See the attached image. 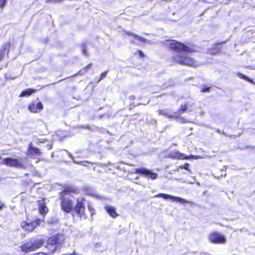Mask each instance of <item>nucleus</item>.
I'll use <instances>...</instances> for the list:
<instances>
[{
	"label": "nucleus",
	"mask_w": 255,
	"mask_h": 255,
	"mask_svg": "<svg viewBox=\"0 0 255 255\" xmlns=\"http://www.w3.org/2000/svg\"><path fill=\"white\" fill-rule=\"evenodd\" d=\"M134 173L140 176L146 177L148 179H155L157 177V174L153 173L144 167L137 168L134 169Z\"/></svg>",
	"instance_id": "6e6552de"
},
{
	"label": "nucleus",
	"mask_w": 255,
	"mask_h": 255,
	"mask_svg": "<svg viewBox=\"0 0 255 255\" xmlns=\"http://www.w3.org/2000/svg\"><path fill=\"white\" fill-rule=\"evenodd\" d=\"M69 255H77L75 252H73L72 253L70 254H69Z\"/></svg>",
	"instance_id": "f704fd0d"
},
{
	"label": "nucleus",
	"mask_w": 255,
	"mask_h": 255,
	"mask_svg": "<svg viewBox=\"0 0 255 255\" xmlns=\"http://www.w3.org/2000/svg\"><path fill=\"white\" fill-rule=\"evenodd\" d=\"M238 76L239 78H241V79H245L248 81H249V82L250 83H253V80L251 79L250 78H249V77H248L246 75H244L241 73H238Z\"/></svg>",
	"instance_id": "6ab92c4d"
},
{
	"label": "nucleus",
	"mask_w": 255,
	"mask_h": 255,
	"mask_svg": "<svg viewBox=\"0 0 255 255\" xmlns=\"http://www.w3.org/2000/svg\"><path fill=\"white\" fill-rule=\"evenodd\" d=\"M51 148H52V145L51 144L49 145V149H51Z\"/></svg>",
	"instance_id": "e433bc0d"
},
{
	"label": "nucleus",
	"mask_w": 255,
	"mask_h": 255,
	"mask_svg": "<svg viewBox=\"0 0 255 255\" xmlns=\"http://www.w3.org/2000/svg\"><path fill=\"white\" fill-rule=\"evenodd\" d=\"M36 90L32 88H27L24 90H23L20 93L19 95V97H29L32 95L33 93H35Z\"/></svg>",
	"instance_id": "2eb2a0df"
},
{
	"label": "nucleus",
	"mask_w": 255,
	"mask_h": 255,
	"mask_svg": "<svg viewBox=\"0 0 255 255\" xmlns=\"http://www.w3.org/2000/svg\"><path fill=\"white\" fill-rule=\"evenodd\" d=\"M137 53L140 58H143L145 57L144 53L141 50H138Z\"/></svg>",
	"instance_id": "b1692460"
},
{
	"label": "nucleus",
	"mask_w": 255,
	"mask_h": 255,
	"mask_svg": "<svg viewBox=\"0 0 255 255\" xmlns=\"http://www.w3.org/2000/svg\"><path fill=\"white\" fill-rule=\"evenodd\" d=\"M221 49V44H217L213 46V47L209 49V52L211 54H216L219 53Z\"/></svg>",
	"instance_id": "dca6fc26"
},
{
	"label": "nucleus",
	"mask_w": 255,
	"mask_h": 255,
	"mask_svg": "<svg viewBox=\"0 0 255 255\" xmlns=\"http://www.w3.org/2000/svg\"><path fill=\"white\" fill-rule=\"evenodd\" d=\"M8 0H0V8L2 9L6 6Z\"/></svg>",
	"instance_id": "4be33fe9"
},
{
	"label": "nucleus",
	"mask_w": 255,
	"mask_h": 255,
	"mask_svg": "<svg viewBox=\"0 0 255 255\" xmlns=\"http://www.w3.org/2000/svg\"><path fill=\"white\" fill-rule=\"evenodd\" d=\"M40 160V159H38L37 160V161H36V162H37L39 161Z\"/></svg>",
	"instance_id": "4c0bfd02"
},
{
	"label": "nucleus",
	"mask_w": 255,
	"mask_h": 255,
	"mask_svg": "<svg viewBox=\"0 0 255 255\" xmlns=\"http://www.w3.org/2000/svg\"><path fill=\"white\" fill-rule=\"evenodd\" d=\"M187 109V105L184 104L183 105H181L180 109H179L178 112L179 114H182L186 111Z\"/></svg>",
	"instance_id": "aec40b11"
},
{
	"label": "nucleus",
	"mask_w": 255,
	"mask_h": 255,
	"mask_svg": "<svg viewBox=\"0 0 255 255\" xmlns=\"http://www.w3.org/2000/svg\"><path fill=\"white\" fill-rule=\"evenodd\" d=\"M209 90H210V88L209 87H207V88H203L202 90H201V92H209Z\"/></svg>",
	"instance_id": "c756f323"
},
{
	"label": "nucleus",
	"mask_w": 255,
	"mask_h": 255,
	"mask_svg": "<svg viewBox=\"0 0 255 255\" xmlns=\"http://www.w3.org/2000/svg\"><path fill=\"white\" fill-rule=\"evenodd\" d=\"M223 175H224V176H225V174H224V175H223V174H222L221 175V176L222 177V176H223Z\"/></svg>",
	"instance_id": "58836bf2"
},
{
	"label": "nucleus",
	"mask_w": 255,
	"mask_h": 255,
	"mask_svg": "<svg viewBox=\"0 0 255 255\" xmlns=\"http://www.w3.org/2000/svg\"><path fill=\"white\" fill-rule=\"evenodd\" d=\"M65 240V236L62 233H58L51 235L47 239L46 247L49 249L50 247H54L51 251V253L53 254L59 248L62 246Z\"/></svg>",
	"instance_id": "20e7f679"
},
{
	"label": "nucleus",
	"mask_w": 255,
	"mask_h": 255,
	"mask_svg": "<svg viewBox=\"0 0 255 255\" xmlns=\"http://www.w3.org/2000/svg\"><path fill=\"white\" fill-rule=\"evenodd\" d=\"M38 255H48L47 253H43V252H39Z\"/></svg>",
	"instance_id": "72a5a7b5"
},
{
	"label": "nucleus",
	"mask_w": 255,
	"mask_h": 255,
	"mask_svg": "<svg viewBox=\"0 0 255 255\" xmlns=\"http://www.w3.org/2000/svg\"><path fill=\"white\" fill-rule=\"evenodd\" d=\"M208 238L210 242L214 244H223L226 242L225 236L217 232L210 233Z\"/></svg>",
	"instance_id": "0eeeda50"
},
{
	"label": "nucleus",
	"mask_w": 255,
	"mask_h": 255,
	"mask_svg": "<svg viewBox=\"0 0 255 255\" xmlns=\"http://www.w3.org/2000/svg\"><path fill=\"white\" fill-rule=\"evenodd\" d=\"M38 254H39V252H38V253H36L33 254H32V255H38Z\"/></svg>",
	"instance_id": "c9c22d12"
},
{
	"label": "nucleus",
	"mask_w": 255,
	"mask_h": 255,
	"mask_svg": "<svg viewBox=\"0 0 255 255\" xmlns=\"http://www.w3.org/2000/svg\"><path fill=\"white\" fill-rule=\"evenodd\" d=\"M44 244V240L36 238H31L28 241L23 243L20 246V249L22 253L25 254L33 252L40 247Z\"/></svg>",
	"instance_id": "7ed1b4c3"
},
{
	"label": "nucleus",
	"mask_w": 255,
	"mask_h": 255,
	"mask_svg": "<svg viewBox=\"0 0 255 255\" xmlns=\"http://www.w3.org/2000/svg\"><path fill=\"white\" fill-rule=\"evenodd\" d=\"M63 0H47V1H52V2H60L62 1Z\"/></svg>",
	"instance_id": "2f4dec72"
},
{
	"label": "nucleus",
	"mask_w": 255,
	"mask_h": 255,
	"mask_svg": "<svg viewBox=\"0 0 255 255\" xmlns=\"http://www.w3.org/2000/svg\"><path fill=\"white\" fill-rule=\"evenodd\" d=\"M134 38L136 39L138 41H141L143 42H147V40L145 38L139 36L137 35L134 36Z\"/></svg>",
	"instance_id": "412c9836"
},
{
	"label": "nucleus",
	"mask_w": 255,
	"mask_h": 255,
	"mask_svg": "<svg viewBox=\"0 0 255 255\" xmlns=\"http://www.w3.org/2000/svg\"><path fill=\"white\" fill-rule=\"evenodd\" d=\"M1 163L6 166L24 168L25 166L20 160L16 158L6 157L2 159Z\"/></svg>",
	"instance_id": "39448f33"
},
{
	"label": "nucleus",
	"mask_w": 255,
	"mask_h": 255,
	"mask_svg": "<svg viewBox=\"0 0 255 255\" xmlns=\"http://www.w3.org/2000/svg\"><path fill=\"white\" fill-rule=\"evenodd\" d=\"M39 211L40 214L42 215H45L48 212V209L45 203H42L40 204Z\"/></svg>",
	"instance_id": "f3484780"
},
{
	"label": "nucleus",
	"mask_w": 255,
	"mask_h": 255,
	"mask_svg": "<svg viewBox=\"0 0 255 255\" xmlns=\"http://www.w3.org/2000/svg\"><path fill=\"white\" fill-rule=\"evenodd\" d=\"M169 157L172 158H177L179 159H189V156H186L184 154L181 153L179 151H173L170 153Z\"/></svg>",
	"instance_id": "ddd939ff"
},
{
	"label": "nucleus",
	"mask_w": 255,
	"mask_h": 255,
	"mask_svg": "<svg viewBox=\"0 0 255 255\" xmlns=\"http://www.w3.org/2000/svg\"><path fill=\"white\" fill-rule=\"evenodd\" d=\"M91 66V63L88 64L87 65H86L84 69H85V70H87L88 69H90Z\"/></svg>",
	"instance_id": "7c9ffc66"
},
{
	"label": "nucleus",
	"mask_w": 255,
	"mask_h": 255,
	"mask_svg": "<svg viewBox=\"0 0 255 255\" xmlns=\"http://www.w3.org/2000/svg\"><path fill=\"white\" fill-rule=\"evenodd\" d=\"M27 152L30 155H35L37 156L40 155L42 153L40 149L38 147L33 146L31 142H30L28 144Z\"/></svg>",
	"instance_id": "f8f14e48"
},
{
	"label": "nucleus",
	"mask_w": 255,
	"mask_h": 255,
	"mask_svg": "<svg viewBox=\"0 0 255 255\" xmlns=\"http://www.w3.org/2000/svg\"><path fill=\"white\" fill-rule=\"evenodd\" d=\"M108 73V71H105L104 72H103L101 75H100V78L99 79L98 81H100L102 79H103L104 78H105L106 76V75Z\"/></svg>",
	"instance_id": "5701e85b"
},
{
	"label": "nucleus",
	"mask_w": 255,
	"mask_h": 255,
	"mask_svg": "<svg viewBox=\"0 0 255 255\" xmlns=\"http://www.w3.org/2000/svg\"><path fill=\"white\" fill-rule=\"evenodd\" d=\"M166 44L175 51L172 56L175 62L182 65L195 66L194 59L188 56V53L192 52L190 48L175 40H167Z\"/></svg>",
	"instance_id": "f03ea898"
},
{
	"label": "nucleus",
	"mask_w": 255,
	"mask_h": 255,
	"mask_svg": "<svg viewBox=\"0 0 255 255\" xmlns=\"http://www.w3.org/2000/svg\"><path fill=\"white\" fill-rule=\"evenodd\" d=\"M82 52L83 53L85 54V55H87L88 54V53H87V47L85 45L83 46V48H82Z\"/></svg>",
	"instance_id": "c85d7f7f"
},
{
	"label": "nucleus",
	"mask_w": 255,
	"mask_h": 255,
	"mask_svg": "<svg viewBox=\"0 0 255 255\" xmlns=\"http://www.w3.org/2000/svg\"><path fill=\"white\" fill-rule=\"evenodd\" d=\"M87 207L89 212H90V215L91 217H92L94 215L96 214V211L91 204L88 203L87 205Z\"/></svg>",
	"instance_id": "a211bd4d"
},
{
	"label": "nucleus",
	"mask_w": 255,
	"mask_h": 255,
	"mask_svg": "<svg viewBox=\"0 0 255 255\" xmlns=\"http://www.w3.org/2000/svg\"><path fill=\"white\" fill-rule=\"evenodd\" d=\"M79 192V188L73 184L63 185L62 190L58 194L60 206L62 211L67 213L74 211L80 219L85 220L87 218L85 206V198L77 199L75 206H74V201L70 198L72 195H78Z\"/></svg>",
	"instance_id": "f257e3e1"
},
{
	"label": "nucleus",
	"mask_w": 255,
	"mask_h": 255,
	"mask_svg": "<svg viewBox=\"0 0 255 255\" xmlns=\"http://www.w3.org/2000/svg\"><path fill=\"white\" fill-rule=\"evenodd\" d=\"M42 221L40 219H36L31 222L22 221L20 224L22 229L27 232H32L35 229L39 226Z\"/></svg>",
	"instance_id": "423d86ee"
},
{
	"label": "nucleus",
	"mask_w": 255,
	"mask_h": 255,
	"mask_svg": "<svg viewBox=\"0 0 255 255\" xmlns=\"http://www.w3.org/2000/svg\"><path fill=\"white\" fill-rule=\"evenodd\" d=\"M130 100H133L135 99V97L134 95H131L129 97Z\"/></svg>",
	"instance_id": "473e14b6"
},
{
	"label": "nucleus",
	"mask_w": 255,
	"mask_h": 255,
	"mask_svg": "<svg viewBox=\"0 0 255 255\" xmlns=\"http://www.w3.org/2000/svg\"><path fill=\"white\" fill-rule=\"evenodd\" d=\"M160 198H163L165 199H170L172 200L173 201H176L177 202H179L181 204L184 203H190L192 204V202L187 201L183 198H181L180 197H174L171 195H169L167 194H164L160 193Z\"/></svg>",
	"instance_id": "9d476101"
},
{
	"label": "nucleus",
	"mask_w": 255,
	"mask_h": 255,
	"mask_svg": "<svg viewBox=\"0 0 255 255\" xmlns=\"http://www.w3.org/2000/svg\"><path fill=\"white\" fill-rule=\"evenodd\" d=\"M125 33L128 36H132L133 38H134L135 35H136V34H134L130 31H125Z\"/></svg>",
	"instance_id": "a878e982"
},
{
	"label": "nucleus",
	"mask_w": 255,
	"mask_h": 255,
	"mask_svg": "<svg viewBox=\"0 0 255 255\" xmlns=\"http://www.w3.org/2000/svg\"><path fill=\"white\" fill-rule=\"evenodd\" d=\"M28 110L33 113H37L43 109V105L41 102H38L37 104L31 102L28 105Z\"/></svg>",
	"instance_id": "1a4fd4ad"
},
{
	"label": "nucleus",
	"mask_w": 255,
	"mask_h": 255,
	"mask_svg": "<svg viewBox=\"0 0 255 255\" xmlns=\"http://www.w3.org/2000/svg\"><path fill=\"white\" fill-rule=\"evenodd\" d=\"M47 140L46 138H38L37 139V143H45Z\"/></svg>",
	"instance_id": "bb28decb"
},
{
	"label": "nucleus",
	"mask_w": 255,
	"mask_h": 255,
	"mask_svg": "<svg viewBox=\"0 0 255 255\" xmlns=\"http://www.w3.org/2000/svg\"><path fill=\"white\" fill-rule=\"evenodd\" d=\"M105 209L109 216L113 218H116L119 216V214L117 213L114 207L107 205L105 207Z\"/></svg>",
	"instance_id": "4468645a"
},
{
	"label": "nucleus",
	"mask_w": 255,
	"mask_h": 255,
	"mask_svg": "<svg viewBox=\"0 0 255 255\" xmlns=\"http://www.w3.org/2000/svg\"><path fill=\"white\" fill-rule=\"evenodd\" d=\"M10 48V43L9 42H7L2 45L1 49H0V61L3 59L5 53L8 56Z\"/></svg>",
	"instance_id": "9b49d317"
},
{
	"label": "nucleus",
	"mask_w": 255,
	"mask_h": 255,
	"mask_svg": "<svg viewBox=\"0 0 255 255\" xmlns=\"http://www.w3.org/2000/svg\"><path fill=\"white\" fill-rule=\"evenodd\" d=\"M6 207L4 203L0 201V211L5 208Z\"/></svg>",
	"instance_id": "cd10ccee"
},
{
	"label": "nucleus",
	"mask_w": 255,
	"mask_h": 255,
	"mask_svg": "<svg viewBox=\"0 0 255 255\" xmlns=\"http://www.w3.org/2000/svg\"><path fill=\"white\" fill-rule=\"evenodd\" d=\"M160 115L162 114V112L160 111Z\"/></svg>",
	"instance_id": "ea45409f"
},
{
	"label": "nucleus",
	"mask_w": 255,
	"mask_h": 255,
	"mask_svg": "<svg viewBox=\"0 0 255 255\" xmlns=\"http://www.w3.org/2000/svg\"><path fill=\"white\" fill-rule=\"evenodd\" d=\"M189 164L186 163V164H185L184 165H183L182 166H180V168L181 169L184 168V169H186V170H187L188 171H189Z\"/></svg>",
	"instance_id": "393cba45"
},
{
	"label": "nucleus",
	"mask_w": 255,
	"mask_h": 255,
	"mask_svg": "<svg viewBox=\"0 0 255 255\" xmlns=\"http://www.w3.org/2000/svg\"><path fill=\"white\" fill-rule=\"evenodd\" d=\"M191 156L192 157H194V156H193V155H191Z\"/></svg>",
	"instance_id": "a19ab883"
}]
</instances>
